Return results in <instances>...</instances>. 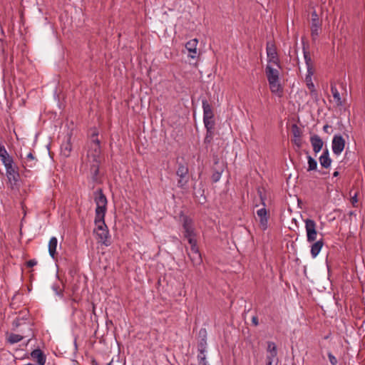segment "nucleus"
Returning a JSON list of instances; mask_svg holds the SVG:
<instances>
[{"label": "nucleus", "mask_w": 365, "mask_h": 365, "mask_svg": "<svg viewBox=\"0 0 365 365\" xmlns=\"http://www.w3.org/2000/svg\"><path fill=\"white\" fill-rule=\"evenodd\" d=\"M259 196L262 200V203L263 205V207L259 209L257 211V215L259 217V225L262 230H266L268 227V218H269V212L265 208V202L264 198L262 195V192H259Z\"/></svg>", "instance_id": "11"}, {"label": "nucleus", "mask_w": 365, "mask_h": 365, "mask_svg": "<svg viewBox=\"0 0 365 365\" xmlns=\"http://www.w3.org/2000/svg\"><path fill=\"white\" fill-rule=\"evenodd\" d=\"M344 146L345 140L344 138L339 134L334 135L331 143L333 153L336 155H340L344 150Z\"/></svg>", "instance_id": "12"}, {"label": "nucleus", "mask_w": 365, "mask_h": 365, "mask_svg": "<svg viewBox=\"0 0 365 365\" xmlns=\"http://www.w3.org/2000/svg\"><path fill=\"white\" fill-rule=\"evenodd\" d=\"M182 228L184 230V237L188 240L190 239H195V232L193 220L187 217L184 216L182 218Z\"/></svg>", "instance_id": "10"}, {"label": "nucleus", "mask_w": 365, "mask_h": 365, "mask_svg": "<svg viewBox=\"0 0 365 365\" xmlns=\"http://www.w3.org/2000/svg\"><path fill=\"white\" fill-rule=\"evenodd\" d=\"M58 246V240L56 237H52L48 242V253L50 256L55 259L57 254L56 249Z\"/></svg>", "instance_id": "20"}, {"label": "nucleus", "mask_w": 365, "mask_h": 365, "mask_svg": "<svg viewBox=\"0 0 365 365\" xmlns=\"http://www.w3.org/2000/svg\"><path fill=\"white\" fill-rule=\"evenodd\" d=\"M292 141L294 144L296 145L298 148H300L302 146L301 137L294 138V140Z\"/></svg>", "instance_id": "36"}, {"label": "nucleus", "mask_w": 365, "mask_h": 365, "mask_svg": "<svg viewBox=\"0 0 365 365\" xmlns=\"http://www.w3.org/2000/svg\"><path fill=\"white\" fill-rule=\"evenodd\" d=\"M329 362L331 365H336L338 363V361L336 358L331 354V352H328L327 354Z\"/></svg>", "instance_id": "33"}, {"label": "nucleus", "mask_w": 365, "mask_h": 365, "mask_svg": "<svg viewBox=\"0 0 365 365\" xmlns=\"http://www.w3.org/2000/svg\"><path fill=\"white\" fill-rule=\"evenodd\" d=\"M107 365H110V364L109 363V364H108Z\"/></svg>", "instance_id": "49"}, {"label": "nucleus", "mask_w": 365, "mask_h": 365, "mask_svg": "<svg viewBox=\"0 0 365 365\" xmlns=\"http://www.w3.org/2000/svg\"><path fill=\"white\" fill-rule=\"evenodd\" d=\"M267 352L266 361L278 363L277 346L274 342L267 343Z\"/></svg>", "instance_id": "14"}, {"label": "nucleus", "mask_w": 365, "mask_h": 365, "mask_svg": "<svg viewBox=\"0 0 365 365\" xmlns=\"http://www.w3.org/2000/svg\"><path fill=\"white\" fill-rule=\"evenodd\" d=\"M206 344V341L205 339H202V341L200 342V349H202L205 350V345Z\"/></svg>", "instance_id": "42"}, {"label": "nucleus", "mask_w": 365, "mask_h": 365, "mask_svg": "<svg viewBox=\"0 0 365 365\" xmlns=\"http://www.w3.org/2000/svg\"><path fill=\"white\" fill-rule=\"evenodd\" d=\"M93 365H98L96 361H93Z\"/></svg>", "instance_id": "48"}, {"label": "nucleus", "mask_w": 365, "mask_h": 365, "mask_svg": "<svg viewBox=\"0 0 365 365\" xmlns=\"http://www.w3.org/2000/svg\"><path fill=\"white\" fill-rule=\"evenodd\" d=\"M304 58L307 66V72H314V62L311 58L309 52L303 47Z\"/></svg>", "instance_id": "17"}, {"label": "nucleus", "mask_w": 365, "mask_h": 365, "mask_svg": "<svg viewBox=\"0 0 365 365\" xmlns=\"http://www.w3.org/2000/svg\"><path fill=\"white\" fill-rule=\"evenodd\" d=\"M320 157H329V150L327 148L324 150Z\"/></svg>", "instance_id": "40"}, {"label": "nucleus", "mask_w": 365, "mask_h": 365, "mask_svg": "<svg viewBox=\"0 0 365 365\" xmlns=\"http://www.w3.org/2000/svg\"><path fill=\"white\" fill-rule=\"evenodd\" d=\"M307 160H308V171L311 170H315L317 168V162L316 160H314L312 156L308 155L307 156Z\"/></svg>", "instance_id": "29"}, {"label": "nucleus", "mask_w": 365, "mask_h": 365, "mask_svg": "<svg viewBox=\"0 0 365 365\" xmlns=\"http://www.w3.org/2000/svg\"><path fill=\"white\" fill-rule=\"evenodd\" d=\"M206 128V135L204 138V143L205 144H210L213 138V129L214 127H208Z\"/></svg>", "instance_id": "27"}, {"label": "nucleus", "mask_w": 365, "mask_h": 365, "mask_svg": "<svg viewBox=\"0 0 365 365\" xmlns=\"http://www.w3.org/2000/svg\"><path fill=\"white\" fill-rule=\"evenodd\" d=\"M71 151V145L68 140L66 143H63L61 147V154L63 155L66 157L69 156Z\"/></svg>", "instance_id": "26"}, {"label": "nucleus", "mask_w": 365, "mask_h": 365, "mask_svg": "<svg viewBox=\"0 0 365 365\" xmlns=\"http://www.w3.org/2000/svg\"><path fill=\"white\" fill-rule=\"evenodd\" d=\"M187 182H188L187 178H180V179L178 181V186L179 187L183 188L186 186Z\"/></svg>", "instance_id": "32"}, {"label": "nucleus", "mask_w": 365, "mask_h": 365, "mask_svg": "<svg viewBox=\"0 0 365 365\" xmlns=\"http://www.w3.org/2000/svg\"><path fill=\"white\" fill-rule=\"evenodd\" d=\"M331 93L332 94V96L334 98V102L337 106H343V101L341 100L340 93L336 86L335 83H331Z\"/></svg>", "instance_id": "18"}, {"label": "nucleus", "mask_w": 365, "mask_h": 365, "mask_svg": "<svg viewBox=\"0 0 365 365\" xmlns=\"http://www.w3.org/2000/svg\"><path fill=\"white\" fill-rule=\"evenodd\" d=\"M203 365H208V364H204Z\"/></svg>", "instance_id": "50"}, {"label": "nucleus", "mask_w": 365, "mask_h": 365, "mask_svg": "<svg viewBox=\"0 0 365 365\" xmlns=\"http://www.w3.org/2000/svg\"><path fill=\"white\" fill-rule=\"evenodd\" d=\"M6 169V174L9 179V181L11 184L12 186L16 185L17 182L19 180V168L15 165L12 167L9 166V168Z\"/></svg>", "instance_id": "13"}, {"label": "nucleus", "mask_w": 365, "mask_h": 365, "mask_svg": "<svg viewBox=\"0 0 365 365\" xmlns=\"http://www.w3.org/2000/svg\"><path fill=\"white\" fill-rule=\"evenodd\" d=\"M322 31V21L319 19L318 14L316 11H313L312 13L311 20V36L312 41L314 43L318 39V37Z\"/></svg>", "instance_id": "6"}, {"label": "nucleus", "mask_w": 365, "mask_h": 365, "mask_svg": "<svg viewBox=\"0 0 365 365\" xmlns=\"http://www.w3.org/2000/svg\"><path fill=\"white\" fill-rule=\"evenodd\" d=\"M13 330L19 332L24 338H32L34 334L33 324L24 317H16L12 322ZM31 339H29V341Z\"/></svg>", "instance_id": "4"}, {"label": "nucleus", "mask_w": 365, "mask_h": 365, "mask_svg": "<svg viewBox=\"0 0 365 365\" xmlns=\"http://www.w3.org/2000/svg\"><path fill=\"white\" fill-rule=\"evenodd\" d=\"M37 264V261L35 259H30L26 262V265L28 267H33Z\"/></svg>", "instance_id": "37"}, {"label": "nucleus", "mask_w": 365, "mask_h": 365, "mask_svg": "<svg viewBox=\"0 0 365 365\" xmlns=\"http://www.w3.org/2000/svg\"><path fill=\"white\" fill-rule=\"evenodd\" d=\"M1 160L5 168H9V166L12 167L15 165L12 157H11L9 155H7L6 156L1 158Z\"/></svg>", "instance_id": "28"}, {"label": "nucleus", "mask_w": 365, "mask_h": 365, "mask_svg": "<svg viewBox=\"0 0 365 365\" xmlns=\"http://www.w3.org/2000/svg\"><path fill=\"white\" fill-rule=\"evenodd\" d=\"M339 175V173L338 171H335L333 173V177H337Z\"/></svg>", "instance_id": "46"}, {"label": "nucleus", "mask_w": 365, "mask_h": 365, "mask_svg": "<svg viewBox=\"0 0 365 365\" xmlns=\"http://www.w3.org/2000/svg\"><path fill=\"white\" fill-rule=\"evenodd\" d=\"M329 126L328 125H324L323 127V130L325 132V133H329Z\"/></svg>", "instance_id": "43"}, {"label": "nucleus", "mask_w": 365, "mask_h": 365, "mask_svg": "<svg viewBox=\"0 0 365 365\" xmlns=\"http://www.w3.org/2000/svg\"><path fill=\"white\" fill-rule=\"evenodd\" d=\"M188 243L190 245V253L196 254V261L197 262H201L202 257L197 245L196 239H190V240H188Z\"/></svg>", "instance_id": "21"}, {"label": "nucleus", "mask_w": 365, "mask_h": 365, "mask_svg": "<svg viewBox=\"0 0 365 365\" xmlns=\"http://www.w3.org/2000/svg\"><path fill=\"white\" fill-rule=\"evenodd\" d=\"M304 221L307 232V240L308 242H314L317 237V224L314 220L309 218Z\"/></svg>", "instance_id": "9"}, {"label": "nucleus", "mask_w": 365, "mask_h": 365, "mask_svg": "<svg viewBox=\"0 0 365 365\" xmlns=\"http://www.w3.org/2000/svg\"><path fill=\"white\" fill-rule=\"evenodd\" d=\"M37 160L31 152L26 155V160L24 162L25 167L33 168L36 165Z\"/></svg>", "instance_id": "24"}, {"label": "nucleus", "mask_w": 365, "mask_h": 365, "mask_svg": "<svg viewBox=\"0 0 365 365\" xmlns=\"http://www.w3.org/2000/svg\"><path fill=\"white\" fill-rule=\"evenodd\" d=\"M188 255L190 257V260L192 262V263L194 264H200L201 263V262H197L196 261V254L189 253Z\"/></svg>", "instance_id": "35"}, {"label": "nucleus", "mask_w": 365, "mask_h": 365, "mask_svg": "<svg viewBox=\"0 0 365 365\" xmlns=\"http://www.w3.org/2000/svg\"><path fill=\"white\" fill-rule=\"evenodd\" d=\"M89 140L87 143V163L90 165V173L92 178L96 180L99 173V166L101 158V141L98 139V130L91 128L88 131Z\"/></svg>", "instance_id": "2"}, {"label": "nucleus", "mask_w": 365, "mask_h": 365, "mask_svg": "<svg viewBox=\"0 0 365 365\" xmlns=\"http://www.w3.org/2000/svg\"><path fill=\"white\" fill-rule=\"evenodd\" d=\"M202 106L203 109V123L205 127H214V113L211 105L206 99H203L202 101Z\"/></svg>", "instance_id": "5"}, {"label": "nucleus", "mask_w": 365, "mask_h": 365, "mask_svg": "<svg viewBox=\"0 0 365 365\" xmlns=\"http://www.w3.org/2000/svg\"><path fill=\"white\" fill-rule=\"evenodd\" d=\"M310 143L315 153H318L322 150L324 145L322 138L317 135L311 136Z\"/></svg>", "instance_id": "16"}, {"label": "nucleus", "mask_w": 365, "mask_h": 365, "mask_svg": "<svg viewBox=\"0 0 365 365\" xmlns=\"http://www.w3.org/2000/svg\"><path fill=\"white\" fill-rule=\"evenodd\" d=\"M94 200L96 204L95 224L97 227L96 230V235L99 242L108 246L107 240L109 236V231L105 223V215L107 207V198L101 189L97 190L94 192Z\"/></svg>", "instance_id": "1"}, {"label": "nucleus", "mask_w": 365, "mask_h": 365, "mask_svg": "<svg viewBox=\"0 0 365 365\" xmlns=\"http://www.w3.org/2000/svg\"><path fill=\"white\" fill-rule=\"evenodd\" d=\"M351 201H352V203L354 204V202H357V196L356 195H355L354 197H352L351 198Z\"/></svg>", "instance_id": "44"}, {"label": "nucleus", "mask_w": 365, "mask_h": 365, "mask_svg": "<svg viewBox=\"0 0 365 365\" xmlns=\"http://www.w3.org/2000/svg\"><path fill=\"white\" fill-rule=\"evenodd\" d=\"M252 323L256 327L259 324V321L257 316H253L252 317Z\"/></svg>", "instance_id": "39"}, {"label": "nucleus", "mask_w": 365, "mask_h": 365, "mask_svg": "<svg viewBox=\"0 0 365 365\" xmlns=\"http://www.w3.org/2000/svg\"><path fill=\"white\" fill-rule=\"evenodd\" d=\"M314 72H307L305 82L311 93H316L314 84L312 82V76Z\"/></svg>", "instance_id": "22"}, {"label": "nucleus", "mask_w": 365, "mask_h": 365, "mask_svg": "<svg viewBox=\"0 0 365 365\" xmlns=\"http://www.w3.org/2000/svg\"><path fill=\"white\" fill-rule=\"evenodd\" d=\"M274 65L267 63L265 68V74L267 78L271 92L279 97L282 96L283 88L279 83V69L274 68Z\"/></svg>", "instance_id": "3"}, {"label": "nucleus", "mask_w": 365, "mask_h": 365, "mask_svg": "<svg viewBox=\"0 0 365 365\" xmlns=\"http://www.w3.org/2000/svg\"><path fill=\"white\" fill-rule=\"evenodd\" d=\"M266 51L267 56V63L274 65L276 67H278V68H281L277 48L274 43L270 41L267 42Z\"/></svg>", "instance_id": "7"}, {"label": "nucleus", "mask_w": 365, "mask_h": 365, "mask_svg": "<svg viewBox=\"0 0 365 365\" xmlns=\"http://www.w3.org/2000/svg\"><path fill=\"white\" fill-rule=\"evenodd\" d=\"M292 133L294 138L302 137V130L297 126V124H293L292 125Z\"/></svg>", "instance_id": "31"}, {"label": "nucleus", "mask_w": 365, "mask_h": 365, "mask_svg": "<svg viewBox=\"0 0 365 365\" xmlns=\"http://www.w3.org/2000/svg\"><path fill=\"white\" fill-rule=\"evenodd\" d=\"M202 332L205 334H206V330H205V329H201V330L200 331V334H201Z\"/></svg>", "instance_id": "47"}, {"label": "nucleus", "mask_w": 365, "mask_h": 365, "mask_svg": "<svg viewBox=\"0 0 365 365\" xmlns=\"http://www.w3.org/2000/svg\"><path fill=\"white\" fill-rule=\"evenodd\" d=\"M324 245V240L323 239H320L315 242H314L311 246V255L313 258H315L319 253L320 252L322 247Z\"/></svg>", "instance_id": "19"}, {"label": "nucleus", "mask_w": 365, "mask_h": 365, "mask_svg": "<svg viewBox=\"0 0 365 365\" xmlns=\"http://www.w3.org/2000/svg\"><path fill=\"white\" fill-rule=\"evenodd\" d=\"M23 339H24V338L19 333V334L11 333L9 335V336L7 338V341L10 344H14L19 342Z\"/></svg>", "instance_id": "25"}, {"label": "nucleus", "mask_w": 365, "mask_h": 365, "mask_svg": "<svg viewBox=\"0 0 365 365\" xmlns=\"http://www.w3.org/2000/svg\"><path fill=\"white\" fill-rule=\"evenodd\" d=\"M266 365H277V363H274L271 361H266Z\"/></svg>", "instance_id": "45"}, {"label": "nucleus", "mask_w": 365, "mask_h": 365, "mask_svg": "<svg viewBox=\"0 0 365 365\" xmlns=\"http://www.w3.org/2000/svg\"><path fill=\"white\" fill-rule=\"evenodd\" d=\"M198 43V40L197 38H192L188 41L185 44V48L188 51L189 57L191 58H195L197 57V46Z\"/></svg>", "instance_id": "15"}, {"label": "nucleus", "mask_w": 365, "mask_h": 365, "mask_svg": "<svg viewBox=\"0 0 365 365\" xmlns=\"http://www.w3.org/2000/svg\"><path fill=\"white\" fill-rule=\"evenodd\" d=\"M198 364L199 365H203L204 364H208L207 362L206 361V359H200L198 360Z\"/></svg>", "instance_id": "41"}, {"label": "nucleus", "mask_w": 365, "mask_h": 365, "mask_svg": "<svg viewBox=\"0 0 365 365\" xmlns=\"http://www.w3.org/2000/svg\"><path fill=\"white\" fill-rule=\"evenodd\" d=\"M188 172V167L185 164L180 163L176 171V175L179 178H187Z\"/></svg>", "instance_id": "23"}, {"label": "nucleus", "mask_w": 365, "mask_h": 365, "mask_svg": "<svg viewBox=\"0 0 365 365\" xmlns=\"http://www.w3.org/2000/svg\"><path fill=\"white\" fill-rule=\"evenodd\" d=\"M319 163L322 167L328 168L331 163V159L329 157H319Z\"/></svg>", "instance_id": "30"}, {"label": "nucleus", "mask_w": 365, "mask_h": 365, "mask_svg": "<svg viewBox=\"0 0 365 365\" xmlns=\"http://www.w3.org/2000/svg\"><path fill=\"white\" fill-rule=\"evenodd\" d=\"M199 351H200V354L197 355V359L198 360L205 359V355L204 354L205 350L202 349H199Z\"/></svg>", "instance_id": "38"}, {"label": "nucleus", "mask_w": 365, "mask_h": 365, "mask_svg": "<svg viewBox=\"0 0 365 365\" xmlns=\"http://www.w3.org/2000/svg\"><path fill=\"white\" fill-rule=\"evenodd\" d=\"M9 155L4 145L0 144V158H4Z\"/></svg>", "instance_id": "34"}, {"label": "nucleus", "mask_w": 365, "mask_h": 365, "mask_svg": "<svg viewBox=\"0 0 365 365\" xmlns=\"http://www.w3.org/2000/svg\"><path fill=\"white\" fill-rule=\"evenodd\" d=\"M225 167L226 164L223 161H220L217 155L214 157V166L212 168L213 173L211 176L212 182H217L220 180Z\"/></svg>", "instance_id": "8"}]
</instances>
